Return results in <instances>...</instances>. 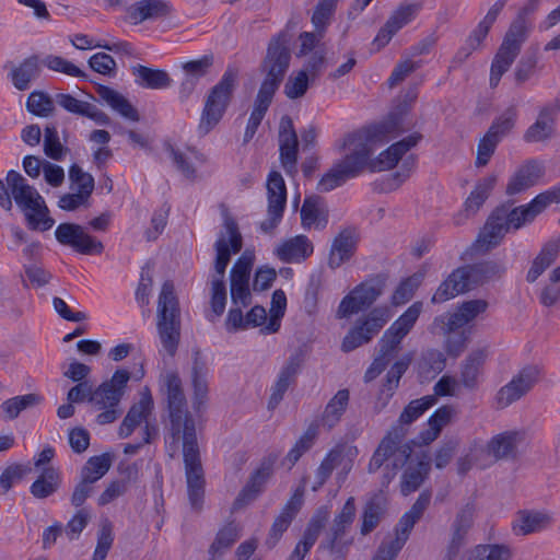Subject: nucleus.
<instances>
[{"instance_id": "nucleus-8", "label": "nucleus", "mask_w": 560, "mask_h": 560, "mask_svg": "<svg viewBox=\"0 0 560 560\" xmlns=\"http://www.w3.org/2000/svg\"><path fill=\"white\" fill-rule=\"evenodd\" d=\"M237 69L228 67L220 81L210 89L197 128L199 136L208 135L223 118L237 85Z\"/></svg>"}, {"instance_id": "nucleus-14", "label": "nucleus", "mask_w": 560, "mask_h": 560, "mask_svg": "<svg viewBox=\"0 0 560 560\" xmlns=\"http://www.w3.org/2000/svg\"><path fill=\"white\" fill-rule=\"evenodd\" d=\"M267 219L260 223V230L270 234L282 220L287 205V186L282 175L271 171L267 178Z\"/></svg>"}, {"instance_id": "nucleus-46", "label": "nucleus", "mask_w": 560, "mask_h": 560, "mask_svg": "<svg viewBox=\"0 0 560 560\" xmlns=\"http://www.w3.org/2000/svg\"><path fill=\"white\" fill-rule=\"evenodd\" d=\"M343 453L345 447L342 445H336L326 454V456L324 457L320 465L315 471V481L314 485L312 486L313 491H317L326 483V481L330 478L334 469L338 465H340L343 458Z\"/></svg>"}, {"instance_id": "nucleus-7", "label": "nucleus", "mask_w": 560, "mask_h": 560, "mask_svg": "<svg viewBox=\"0 0 560 560\" xmlns=\"http://www.w3.org/2000/svg\"><path fill=\"white\" fill-rule=\"evenodd\" d=\"M156 329L163 349L173 357L180 338V308L174 283L166 280L161 288L156 310Z\"/></svg>"}, {"instance_id": "nucleus-18", "label": "nucleus", "mask_w": 560, "mask_h": 560, "mask_svg": "<svg viewBox=\"0 0 560 560\" xmlns=\"http://www.w3.org/2000/svg\"><path fill=\"white\" fill-rule=\"evenodd\" d=\"M487 308L488 302L485 300L465 301L458 305L454 313L436 316L433 320V326L440 328L442 334H451L472 322L478 315L485 313Z\"/></svg>"}, {"instance_id": "nucleus-52", "label": "nucleus", "mask_w": 560, "mask_h": 560, "mask_svg": "<svg viewBox=\"0 0 560 560\" xmlns=\"http://www.w3.org/2000/svg\"><path fill=\"white\" fill-rule=\"evenodd\" d=\"M495 183V175H489L477 183L475 189L465 201V210L467 213H475L483 205Z\"/></svg>"}, {"instance_id": "nucleus-30", "label": "nucleus", "mask_w": 560, "mask_h": 560, "mask_svg": "<svg viewBox=\"0 0 560 560\" xmlns=\"http://www.w3.org/2000/svg\"><path fill=\"white\" fill-rule=\"evenodd\" d=\"M314 247L306 235H296L276 248L277 257L287 264L302 262L313 254Z\"/></svg>"}, {"instance_id": "nucleus-54", "label": "nucleus", "mask_w": 560, "mask_h": 560, "mask_svg": "<svg viewBox=\"0 0 560 560\" xmlns=\"http://www.w3.org/2000/svg\"><path fill=\"white\" fill-rule=\"evenodd\" d=\"M185 476L187 488L205 487V472L201 465L200 452L184 454Z\"/></svg>"}, {"instance_id": "nucleus-61", "label": "nucleus", "mask_w": 560, "mask_h": 560, "mask_svg": "<svg viewBox=\"0 0 560 560\" xmlns=\"http://www.w3.org/2000/svg\"><path fill=\"white\" fill-rule=\"evenodd\" d=\"M26 109L35 116L48 117L55 110V105L48 94L34 91L27 97Z\"/></svg>"}, {"instance_id": "nucleus-64", "label": "nucleus", "mask_w": 560, "mask_h": 560, "mask_svg": "<svg viewBox=\"0 0 560 560\" xmlns=\"http://www.w3.org/2000/svg\"><path fill=\"white\" fill-rule=\"evenodd\" d=\"M419 365L423 373L434 376L445 369L446 358L442 351L429 349L422 353Z\"/></svg>"}, {"instance_id": "nucleus-34", "label": "nucleus", "mask_w": 560, "mask_h": 560, "mask_svg": "<svg viewBox=\"0 0 560 560\" xmlns=\"http://www.w3.org/2000/svg\"><path fill=\"white\" fill-rule=\"evenodd\" d=\"M162 390L165 395L167 415L188 410L183 383L177 373L168 372L164 376Z\"/></svg>"}, {"instance_id": "nucleus-62", "label": "nucleus", "mask_w": 560, "mask_h": 560, "mask_svg": "<svg viewBox=\"0 0 560 560\" xmlns=\"http://www.w3.org/2000/svg\"><path fill=\"white\" fill-rule=\"evenodd\" d=\"M339 0H319L316 4L313 15L312 23L317 32H325L329 25L331 18L335 14L337 3Z\"/></svg>"}, {"instance_id": "nucleus-31", "label": "nucleus", "mask_w": 560, "mask_h": 560, "mask_svg": "<svg viewBox=\"0 0 560 560\" xmlns=\"http://www.w3.org/2000/svg\"><path fill=\"white\" fill-rule=\"evenodd\" d=\"M357 248L354 231L350 229L342 230L332 241L328 266L331 269L339 268L343 262L350 260Z\"/></svg>"}, {"instance_id": "nucleus-55", "label": "nucleus", "mask_w": 560, "mask_h": 560, "mask_svg": "<svg viewBox=\"0 0 560 560\" xmlns=\"http://www.w3.org/2000/svg\"><path fill=\"white\" fill-rule=\"evenodd\" d=\"M410 362L411 357H405L396 361L387 372L386 380L381 389V395L386 396V401L394 395L399 385V381L408 370Z\"/></svg>"}, {"instance_id": "nucleus-27", "label": "nucleus", "mask_w": 560, "mask_h": 560, "mask_svg": "<svg viewBox=\"0 0 560 560\" xmlns=\"http://www.w3.org/2000/svg\"><path fill=\"white\" fill-rule=\"evenodd\" d=\"M474 288L465 267L455 269L436 289L431 298L433 304L443 303Z\"/></svg>"}, {"instance_id": "nucleus-44", "label": "nucleus", "mask_w": 560, "mask_h": 560, "mask_svg": "<svg viewBox=\"0 0 560 560\" xmlns=\"http://www.w3.org/2000/svg\"><path fill=\"white\" fill-rule=\"evenodd\" d=\"M240 536L241 528L234 521L220 528L209 548V560H217L225 550L233 546Z\"/></svg>"}, {"instance_id": "nucleus-63", "label": "nucleus", "mask_w": 560, "mask_h": 560, "mask_svg": "<svg viewBox=\"0 0 560 560\" xmlns=\"http://www.w3.org/2000/svg\"><path fill=\"white\" fill-rule=\"evenodd\" d=\"M44 131L45 154L55 161H61L68 149L61 144L56 126L48 125Z\"/></svg>"}, {"instance_id": "nucleus-45", "label": "nucleus", "mask_w": 560, "mask_h": 560, "mask_svg": "<svg viewBox=\"0 0 560 560\" xmlns=\"http://www.w3.org/2000/svg\"><path fill=\"white\" fill-rule=\"evenodd\" d=\"M455 412V408L451 405L438 408L428 420L429 428L421 433L422 443L433 442L440 435L442 429L451 422Z\"/></svg>"}, {"instance_id": "nucleus-29", "label": "nucleus", "mask_w": 560, "mask_h": 560, "mask_svg": "<svg viewBox=\"0 0 560 560\" xmlns=\"http://www.w3.org/2000/svg\"><path fill=\"white\" fill-rule=\"evenodd\" d=\"M300 213L304 229L314 226L317 230H323L328 224L329 210L325 199L318 195L307 196Z\"/></svg>"}, {"instance_id": "nucleus-53", "label": "nucleus", "mask_w": 560, "mask_h": 560, "mask_svg": "<svg viewBox=\"0 0 560 560\" xmlns=\"http://www.w3.org/2000/svg\"><path fill=\"white\" fill-rule=\"evenodd\" d=\"M318 435V427L316 424H311L305 430V432L301 435V438L295 442L293 447L288 452L284 463H289V468L294 466L299 459L308 452L313 445L315 444V441Z\"/></svg>"}, {"instance_id": "nucleus-15", "label": "nucleus", "mask_w": 560, "mask_h": 560, "mask_svg": "<svg viewBox=\"0 0 560 560\" xmlns=\"http://www.w3.org/2000/svg\"><path fill=\"white\" fill-rule=\"evenodd\" d=\"M422 302L411 304L392 325L384 331L378 340L380 351L383 353H395L404 338L415 327L421 312Z\"/></svg>"}, {"instance_id": "nucleus-12", "label": "nucleus", "mask_w": 560, "mask_h": 560, "mask_svg": "<svg viewBox=\"0 0 560 560\" xmlns=\"http://www.w3.org/2000/svg\"><path fill=\"white\" fill-rule=\"evenodd\" d=\"M165 443L172 452H177L182 443L183 455L200 452L196 421L189 410L167 415Z\"/></svg>"}, {"instance_id": "nucleus-6", "label": "nucleus", "mask_w": 560, "mask_h": 560, "mask_svg": "<svg viewBox=\"0 0 560 560\" xmlns=\"http://www.w3.org/2000/svg\"><path fill=\"white\" fill-rule=\"evenodd\" d=\"M5 180L15 203L25 212L30 229L49 230L55 220L48 215L49 210L38 191L16 171H9Z\"/></svg>"}, {"instance_id": "nucleus-20", "label": "nucleus", "mask_w": 560, "mask_h": 560, "mask_svg": "<svg viewBox=\"0 0 560 560\" xmlns=\"http://www.w3.org/2000/svg\"><path fill=\"white\" fill-rule=\"evenodd\" d=\"M421 3H401L380 28L372 45L377 50L384 48L404 26L409 24L421 10Z\"/></svg>"}, {"instance_id": "nucleus-13", "label": "nucleus", "mask_w": 560, "mask_h": 560, "mask_svg": "<svg viewBox=\"0 0 560 560\" xmlns=\"http://www.w3.org/2000/svg\"><path fill=\"white\" fill-rule=\"evenodd\" d=\"M541 377V366L537 364L524 366L508 384L498 390L495 396L497 408L504 409L520 400L534 388Z\"/></svg>"}, {"instance_id": "nucleus-37", "label": "nucleus", "mask_w": 560, "mask_h": 560, "mask_svg": "<svg viewBox=\"0 0 560 560\" xmlns=\"http://www.w3.org/2000/svg\"><path fill=\"white\" fill-rule=\"evenodd\" d=\"M431 501V494L427 491L421 492L411 505V508L404 513L398 524L396 525V535L408 540L409 534L416 523L422 517L424 511L428 509Z\"/></svg>"}, {"instance_id": "nucleus-43", "label": "nucleus", "mask_w": 560, "mask_h": 560, "mask_svg": "<svg viewBox=\"0 0 560 560\" xmlns=\"http://www.w3.org/2000/svg\"><path fill=\"white\" fill-rule=\"evenodd\" d=\"M132 73L137 78V83L145 89L162 90L172 84V79L165 70L138 65L132 68Z\"/></svg>"}, {"instance_id": "nucleus-56", "label": "nucleus", "mask_w": 560, "mask_h": 560, "mask_svg": "<svg viewBox=\"0 0 560 560\" xmlns=\"http://www.w3.org/2000/svg\"><path fill=\"white\" fill-rule=\"evenodd\" d=\"M517 117V108L516 106L512 105L492 121L487 132L500 141L514 128Z\"/></svg>"}, {"instance_id": "nucleus-36", "label": "nucleus", "mask_w": 560, "mask_h": 560, "mask_svg": "<svg viewBox=\"0 0 560 560\" xmlns=\"http://www.w3.org/2000/svg\"><path fill=\"white\" fill-rule=\"evenodd\" d=\"M62 482L61 472L54 466L44 467L39 476L30 487L31 494L39 500L56 493Z\"/></svg>"}, {"instance_id": "nucleus-28", "label": "nucleus", "mask_w": 560, "mask_h": 560, "mask_svg": "<svg viewBox=\"0 0 560 560\" xmlns=\"http://www.w3.org/2000/svg\"><path fill=\"white\" fill-rule=\"evenodd\" d=\"M208 374L209 369L199 352L194 355L191 368L192 407L197 413L205 410L208 401Z\"/></svg>"}, {"instance_id": "nucleus-50", "label": "nucleus", "mask_w": 560, "mask_h": 560, "mask_svg": "<svg viewBox=\"0 0 560 560\" xmlns=\"http://www.w3.org/2000/svg\"><path fill=\"white\" fill-rule=\"evenodd\" d=\"M429 470V462L419 460L416 465H409L401 476V493L408 495L415 492L423 483Z\"/></svg>"}, {"instance_id": "nucleus-21", "label": "nucleus", "mask_w": 560, "mask_h": 560, "mask_svg": "<svg viewBox=\"0 0 560 560\" xmlns=\"http://www.w3.org/2000/svg\"><path fill=\"white\" fill-rule=\"evenodd\" d=\"M252 267L253 259L244 254L237 258L230 271L231 299L236 305L246 307L252 302V294L249 290Z\"/></svg>"}, {"instance_id": "nucleus-57", "label": "nucleus", "mask_w": 560, "mask_h": 560, "mask_svg": "<svg viewBox=\"0 0 560 560\" xmlns=\"http://www.w3.org/2000/svg\"><path fill=\"white\" fill-rule=\"evenodd\" d=\"M436 398L434 396H424L419 399L411 400L402 410L399 416V423L397 425H405L412 423L425 410L435 405Z\"/></svg>"}, {"instance_id": "nucleus-35", "label": "nucleus", "mask_w": 560, "mask_h": 560, "mask_svg": "<svg viewBox=\"0 0 560 560\" xmlns=\"http://www.w3.org/2000/svg\"><path fill=\"white\" fill-rule=\"evenodd\" d=\"M523 434L518 431H504L491 438L487 443L486 453L495 460L513 456Z\"/></svg>"}, {"instance_id": "nucleus-38", "label": "nucleus", "mask_w": 560, "mask_h": 560, "mask_svg": "<svg viewBox=\"0 0 560 560\" xmlns=\"http://www.w3.org/2000/svg\"><path fill=\"white\" fill-rule=\"evenodd\" d=\"M40 60L36 55L25 58L20 66L13 67L10 72L12 84L19 91L30 89L31 82L40 73Z\"/></svg>"}, {"instance_id": "nucleus-23", "label": "nucleus", "mask_w": 560, "mask_h": 560, "mask_svg": "<svg viewBox=\"0 0 560 560\" xmlns=\"http://www.w3.org/2000/svg\"><path fill=\"white\" fill-rule=\"evenodd\" d=\"M304 502V487L300 486L295 489L292 497L285 503L280 514L275 518L271 528L269 530V535L266 539V546L268 548H273L283 533L289 528L292 521L295 518L298 513L300 512Z\"/></svg>"}, {"instance_id": "nucleus-22", "label": "nucleus", "mask_w": 560, "mask_h": 560, "mask_svg": "<svg viewBox=\"0 0 560 560\" xmlns=\"http://www.w3.org/2000/svg\"><path fill=\"white\" fill-rule=\"evenodd\" d=\"M304 363V353L302 349L296 350L287 360L285 364L281 368L277 381L271 387V395L268 401V408L275 409L283 399L289 386L295 382L298 374Z\"/></svg>"}, {"instance_id": "nucleus-2", "label": "nucleus", "mask_w": 560, "mask_h": 560, "mask_svg": "<svg viewBox=\"0 0 560 560\" xmlns=\"http://www.w3.org/2000/svg\"><path fill=\"white\" fill-rule=\"evenodd\" d=\"M545 209L544 203H536V197L525 206L511 208V205L505 203L495 208L479 233L476 246L482 250L495 247L510 229L518 230Z\"/></svg>"}, {"instance_id": "nucleus-39", "label": "nucleus", "mask_w": 560, "mask_h": 560, "mask_svg": "<svg viewBox=\"0 0 560 560\" xmlns=\"http://www.w3.org/2000/svg\"><path fill=\"white\" fill-rule=\"evenodd\" d=\"M386 513V498L380 491L373 494L365 503L362 513L361 534L368 535L373 532Z\"/></svg>"}, {"instance_id": "nucleus-51", "label": "nucleus", "mask_w": 560, "mask_h": 560, "mask_svg": "<svg viewBox=\"0 0 560 560\" xmlns=\"http://www.w3.org/2000/svg\"><path fill=\"white\" fill-rule=\"evenodd\" d=\"M273 97L268 96L266 94H261L260 92L257 93L255 98L254 108L250 113L249 119L247 121V126L244 133V143L249 142L259 125L261 124V120L264 119Z\"/></svg>"}, {"instance_id": "nucleus-26", "label": "nucleus", "mask_w": 560, "mask_h": 560, "mask_svg": "<svg viewBox=\"0 0 560 560\" xmlns=\"http://www.w3.org/2000/svg\"><path fill=\"white\" fill-rule=\"evenodd\" d=\"M153 407L154 402L151 392L149 387H144L140 393L139 401L135 402L130 407L126 417L124 418L118 430V435L121 439L130 436L136 428H138L143 421L147 422L148 418L152 413Z\"/></svg>"}, {"instance_id": "nucleus-48", "label": "nucleus", "mask_w": 560, "mask_h": 560, "mask_svg": "<svg viewBox=\"0 0 560 560\" xmlns=\"http://www.w3.org/2000/svg\"><path fill=\"white\" fill-rule=\"evenodd\" d=\"M350 394L348 389H339L328 401L322 416L323 424L334 428L341 419L349 405Z\"/></svg>"}, {"instance_id": "nucleus-1", "label": "nucleus", "mask_w": 560, "mask_h": 560, "mask_svg": "<svg viewBox=\"0 0 560 560\" xmlns=\"http://www.w3.org/2000/svg\"><path fill=\"white\" fill-rule=\"evenodd\" d=\"M401 124V115L390 113L385 119L377 124L371 125L360 131L348 133L343 138L339 149H349V152L322 176L317 184V190L328 192L340 187L347 179L357 177L366 167H369L371 172H381L395 167L402 155L416 147L422 139L421 133L413 132L402 140L393 143L389 148L381 152L375 160H372L371 156L376 145L383 144L388 141L389 138L404 131Z\"/></svg>"}, {"instance_id": "nucleus-41", "label": "nucleus", "mask_w": 560, "mask_h": 560, "mask_svg": "<svg viewBox=\"0 0 560 560\" xmlns=\"http://www.w3.org/2000/svg\"><path fill=\"white\" fill-rule=\"evenodd\" d=\"M553 122L552 110L544 107L536 121L525 131L523 140L527 143H536L550 139L553 133Z\"/></svg>"}, {"instance_id": "nucleus-3", "label": "nucleus", "mask_w": 560, "mask_h": 560, "mask_svg": "<svg viewBox=\"0 0 560 560\" xmlns=\"http://www.w3.org/2000/svg\"><path fill=\"white\" fill-rule=\"evenodd\" d=\"M538 5L539 0H528L511 23L491 63V88L498 86L502 75L510 69L518 56L528 33L526 16L534 13L538 9Z\"/></svg>"}, {"instance_id": "nucleus-11", "label": "nucleus", "mask_w": 560, "mask_h": 560, "mask_svg": "<svg viewBox=\"0 0 560 560\" xmlns=\"http://www.w3.org/2000/svg\"><path fill=\"white\" fill-rule=\"evenodd\" d=\"M387 279L386 273H377L355 285L341 300L337 310V317L347 318L360 311L368 310L383 294Z\"/></svg>"}, {"instance_id": "nucleus-19", "label": "nucleus", "mask_w": 560, "mask_h": 560, "mask_svg": "<svg viewBox=\"0 0 560 560\" xmlns=\"http://www.w3.org/2000/svg\"><path fill=\"white\" fill-rule=\"evenodd\" d=\"M299 139L290 116L284 115L279 124V159L289 176L298 173Z\"/></svg>"}, {"instance_id": "nucleus-9", "label": "nucleus", "mask_w": 560, "mask_h": 560, "mask_svg": "<svg viewBox=\"0 0 560 560\" xmlns=\"http://www.w3.org/2000/svg\"><path fill=\"white\" fill-rule=\"evenodd\" d=\"M130 376L129 371L118 369L114 372L110 380L103 382L94 389L93 395H91V402L98 409H104L96 417L98 424L112 423L120 416L117 406L125 395Z\"/></svg>"}, {"instance_id": "nucleus-10", "label": "nucleus", "mask_w": 560, "mask_h": 560, "mask_svg": "<svg viewBox=\"0 0 560 560\" xmlns=\"http://www.w3.org/2000/svg\"><path fill=\"white\" fill-rule=\"evenodd\" d=\"M392 318V311L386 305L372 308L368 314L357 319L353 327L345 336L341 350L351 352L354 349L369 343L376 337Z\"/></svg>"}, {"instance_id": "nucleus-5", "label": "nucleus", "mask_w": 560, "mask_h": 560, "mask_svg": "<svg viewBox=\"0 0 560 560\" xmlns=\"http://www.w3.org/2000/svg\"><path fill=\"white\" fill-rule=\"evenodd\" d=\"M290 42L291 35L287 31H281L269 40L266 55L259 65V71L264 75L258 90L261 94L273 97L284 80L291 62Z\"/></svg>"}, {"instance_id": "nucleus-49", "label": "nucleus", "mask_w": 560, "mask_h": 560, "mask_svg": "<svg viewBox=\"0 0 560 560\" xmlns=\"http://www.w3.org/2000/svg\"><path fill=\"white\" fill-rule=\"evenodd\" d=\"M42 401L43 396L36 393H30L4 400L1 404L0 409L3 412V419L13 420L18 418L23 410L37 406Z\"/></svg>"}, {"instance_id": "nucleus-58", "label": "nucleus", "mask_w": 560, "mask_h": 560, "mask_svg": "<svg viewBox=\"0 0 560 560\" xmlns=\"http://www.w3.org/2000/svg\"><path fill=\"white\" fill-rule=\"evenodd\" d=\"M350 526L332 521L325 540L320 544V548L327 549L330 552H341L351 544V541L343 540Z\"/></svg>"}, {"instance_id": "nucleus-47", "label": "nucleus", "mask_w": 560, "mask_h": 560, "mask_svg": "<svg viewBox=\"0 0 560 560\" xmlns=\"http://www.w3.org/2000/svg\"><path fill=\"white\" fill-rule=\"evenodd\" d=\"M549 522V516L544 513L523 511L513 524V530L516 535L525 536L545 529Z\"/></svg>"}, {"instance_id": "nucleus-42", "label": "nucleus", "mask_w": 560, "mask_h": 560, "mask_svg": "<svg viewBox=\"0 0 560 560\" xmlns=\"http://www.w3.org/2000/svg\"><path fill=\"white\" fill-rule=\"evenodd\" d=\"M559 252L560 238L546 243L539 254L533 260L532 267L527 272L526 280L529 283L535 282L539 276H541L542 272L555 262Z\"/></svg>"}, {"instance_id": "nucleus-60", "label": "nucleus", "mask_w": 560, "mask_h": 560, "mask_svg": "<svg viewBox=\"0 0 560 560\" xmlns=\"http://www.w3.org/2000/svg\"><path fill=\"white\" fill-rule=\"evenodd\" d=\"M114 542L113 524L108 518L101 521L97 544L92 560H105Z\"/></svg>"}, {"instance_id": "nucleus-40", "label": "nucleus", "mask_w": 560, "mask_h": 560, "mask_svg": "<svg viewBox=\"0 0 560 560\" xmlns=\"http://www.w3.org/2000/svg\"><path fill=\"white\" fill-rule=\"evenodd\" d=\"M96 93L101 100L109 105L114 110L119 113L122 117L139 121L140 116L138 110L130 104V102L120 93L106 85L98 84Z\"/></svg>"}, {"instance_id": "nucleus-24", "label": "nucleus", "mask_w": 560, "mask_h": 560, "mask_svg": "<svg viewBox=\"0 0 560 560\" xmlns=\"http://www.w3.org/2000/svg\"><path fill=\"white\" fill-rule=\"evenodd\" d=\"M277 455L264 458L260 466L252 474L247 485L241 490L233 503V510H240L254 501L262 491L265 483L272 474V467L277 462Z\"/></svg>"}, {"instance_id": "nucleus-25", "label": "nucleus", "mask_w": 560, "mask_h": 560, "mask_svg": "<svg viewBox=\"0 0 560 560\" xmlns=\"http://www.w3.org/2000/svg\"><path fill=\"white\" fill-rule=\"evenodd\" d=\"M545 174L544 163L530 159L525 161L511 176L506 185V195L514 196L535 186Z\"/></svg>"}, {"instance_id": "nucleus-32", "label": "nucleus", "mask_w": 560, "mask_h": 560, "mask_svg": "<svg viewBox=\"0 0 560 560\" xmlns=\"http://www.w3.org/2000/svg\"><path fill=\"white\" fill-rule=\"evenodd\" d=\"M486 358L487 353L485 350H475L462 362L459 382L465 388L469 390L478 388Z\"/></svg>"}, {"instance_id": "nucleus-16", "label": "nucleus", "mask_w": 560, "mask_h": 560, "mask_svg": "<svg viewBox=\"0 0 560 560\" xmlns=\"http://www.w3.org/2000/svg\"><path fill=\"white\" fill-rule=\"evenodd\" d=\"M55 237L61 245L82 255H101L104 252L103 243L77 223H60L55 230Z\"/></svg>"}, {"instance_id": "nucleus-4", "label": "nucleus", "mask_w": 560, "mask_h": 560, "mask_svg": "<svg viewBox=\"0 0 560 560\" xmlns=\"http://www.w3.org/2000/svg\"><path fill=\"white\" fill-rule=\"evenodd\" d=\"M406 435V428L402 425L393 427L383 438L370 459L368 466L370 474L377 471L386 463V471L382 480L383 486H388L398 470L408 464L411 458L413 450L409 443H404Z\"/></svg>"}, {"instance_id": "nucleus-59", "label": "nucleus", "mask_w": 560, "mask_h": 560, "mask_svg": "<svg viewBox=\"0 0 560 560\" xmlns=\"http://www.w3.org/2000/svg\"><path fill=\"white\" fill-rule=\"evenodd\" d=\"M512 551L505 545H478L475 547L468 560H510Z\"/></svg>"}, {"instance_id": "nucleus-33", "label": "nucleus", "mask_w": 560, "mask_h": 560, "mask_svg": "<svg viewBox=\"0 0 560 560\" xmlns=\"http://www.w3.org/2000/svg\"><path fill=\"white\" fill-rule=\"evenodd\" d=\"M127 13L130 21L137 25L147 20L167 16L171 13V8L163 0H141L129 7Z\"/></svg>"}, {"instance_id": "nucleus-17", "label": "nucleus", "mask_w": 560, "mask_h": 560, "mask_svg": "<svg viewBox=\"0 0 560 560\" xmlns=\"http://www.w3.org/2000/svg\"><path fill=\"white\" fill-rule=\"evenodd\" d=\"M224 228L225 232H221L214 243L217 256L213 267L217 273H225V269L231 260V255L237 254L243 246V238L238 225L228 213L224 215Z\"/></svg>"}]
</instances>
